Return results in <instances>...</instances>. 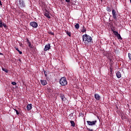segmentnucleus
Masks as SVG:
<instances>
[{"label":"nucleus","instance_id":"nucleus-8","mask_svg":"<svg viewBox=\"0 0 131 131\" xmlns=\"http://www.w3.org/2000/svg\"><path fill=\"white\" fill-rule=\"evenodd\" d=\"M60 97L61 99V101H62V102H64L67 100V98H66L65 96H64V95L62 94H60Z\"/></svg>","mask_w":131,"mask_h":131},{"label":"nucleus","instance_id":"nucleus-40","mask_svg":"<svg viewBox=\"0 0 131 131\" xmlns=\"http://www.w3.org/2000/svg\"><path fill=\"white\" fill-rule=\"evenodd\" d=\"M130 3H131V0L130 1Z\"/></svg>","mask_w":131,"mask_h":131},{"label":"nucleus","instance_id":"nucleus-3","mask_svg":"<svg viewBox=\"0 0 131 131\" xmlns=\"http://www.w3.org/2000/svg\"><path fill=\"white\" fill-rule=\"evenodd\" d=\"M18 6H19L20 8L25 7V3L24 2V0H19Z\"/></svg>","mask_w":131,"mask_h":131},{"label":"nucleus","instance_id":"nucleus-28","mask_svg":"<svg viewBox=\"0 0 131 131\" xmlns=\"http://www.w3.org/2000/svg\"><path fill=\"white\" fill-rule=\"evenodd\" d=\"M11 84L13 85H15L16 84V82H12Z\"/></svg>","mask_w":131,"mask_h":131},{"label":"nucleus","instance_id":"nucleus-33","mask_svg":"<svg viewBox=\"0 0 131 131\" xmlns=\"http://www.w3.org/2000/svg\"><path fill=\"white\" fill-rule=\"evenodd\" d=\"M27 41L28 43H31V42L30 41L29 39H28V38L27 39Z\"/></svg>","mask_w":131,"mask_h":131},{"label":"nucleus","instance_id":"nucleus-1","mask_svg":"<svg viewBox=\"0 0 131 131\" xmlns=\"http://www.w3.org/2000/svg\"><path fill=\"white\" fill-rule=\"evenodd\" d=\"M82 38L85 46H88L90 42H91L92 40H93V38L86 34H84Z\"/></svg>","mask_w":131,"mask_h":131},{"label":"nucleus","instance_id":"nucleus-4","mask_svg":"<svg viewBox=\"0 0 131 131\" xmlns=\"http://www.w3.org/2000/svg\"><path fill=\"white\" fill-rule=\"evenodd\" d=\"M30 25L34 29L37 28L38 27V24L35 21H31V23H30Z\"/></svg>","mask_w":131,"mask_h":131},{"label":"nucleus","instance_id":"nucleus-6","mask_svg":"<svg viewBox=\"0 0 131 131\" xmlns=\"http://www.w3.org/2000/svg\"><path fill=\"white\" fill-rule=\"evenodd\" d=\"M51 49V44L50 43H48V44H46L45 45V47L43 49V51L45 52H46L47 51H49Z\"/></svg>","mask_w":131,"mask_h":131},{"label":"nucleus","instance_id":"nucleus-25","mask_svg":"<svg viewBox=\"0 0 131 131\" xmlns=\"http://www.w3.org/2000/svg\"><path fill=\"white\" fill-rule=\"evenodd\" d=\"M14 111H15L17 115H18L19 114V113L17 110H14Z\"/></svg>","mask_w":131,"mask_h":131},{"label":"nucleus","instance_id":"nucleus-2","mask_svg":"<svg viewBox=\"0 0 131 131\" xmlns=\"http://www.w3.org/2000/svg\"><path fill=\"white\" fill-rule=\"evenodd\" d=\"M59 83L61 86L67 85V81L66 78L65 77L61 78V79H60V80H59Z\"/></svg>","mask_w":131,"mask_h":131},{"label":"nucleus","instance_id":"nucleus-17","mask_svg":"<svg viewBox=\"0 0 131 131\" xmlns=\"http://www.w3.org/2000/svg\"><path fill=\"white\" fill-rule=\"evenodd\" d=\"M86 29H85V27L83 26V29H82L81 32H86Z\"/></svg>","mask_w":131,"mask_h":131},{"label":"nucleus","instance_id":"nucleus-35","mask_svg":"<svg viewBox=\"0 0 131 131\" xmlns=\"http://www.w3.org/2000/svg\"><path fill=\"white\" fill-rule=\"evenodd\" d=\"M88 130L89 131H93V129H89V128H88Z\"/></svg>","mask_w":131,"mask_h":131},{"label":"nucleus","instance_id":"nucleus-14","mask_svg":"<svg viewBox=\"0 0 131 131\" xmlns=\"http://www.w3.org/2000/svg\"><path fill=\"white\" fill-rule=\"evenodd\" d=\"M70 122H71V126H73V127H75V122L73 120H71L70 121Z\"/></svg>","mask_w":131,"mask_h":131},{"label":"nucleus","instance_id":"nucleus-37","mask_svg":"<svg viewBox=\"0 0 131 131\" xmlns=\"http://www.w3.org/2000/svg\"><path fill=\"white\" fill-rule=\"evenodd\" d=\"M108 59L110 60V61H112V59H111V58L110 57H108Z\"/></svg>","mask_w":131,"mask_h":131},{"label":"nucleus","instance_id":"nucleus-5","mask_svg":"<svg viewBox=\"0 0 131 131\" xmlns=\"http://www.w3.org/2000/svg\"><path fill=\"white\" fill-rule=\"evenodd\" d=\"M86 122L89 126H94V125H95L96 123H97V120H95L93 121H87Z\"/></svg>","mask_w":131,"mask_h":131},{"label":"nucleus","instance_id":"nucleus-16","mask_svg":"<svg viewBox=\"0 0 131 131\" xmlns=\"http://www.w3.org/2000/svg\"><path fill=\"white\" fill-rule=\"evenodd\" d=\"M106 10L107 12H111V7L107 6L106 8Z\"/></svg>","mask_w":131,"mask_h":131},{"label":"nucleus","instance_id":"nucleus-36","mask_svg":"<svg viewBox=\"0 0 131 131\" xmlns=\"http://www.w3.org/2000/svg\"><path fill=\"white\" fill-rule=\"evenodd\" d=\"M0 5L1 6H2L3 5H2V1H1V0H0Z\"/></svg>","mask_w":131,"mask_h":131},{"label":"nucleus","instance_id":"nucleus-29","mask_svg":"<svg viewBox=\"0 0 131 131\" xmlns=\"http://www.w3.org/2000/svg\"><path fill=\"white\" fill-rule=\"evenodd\" d=\"M3 23H0V28H3Z\"/></svg>","mask_w":131,"mask_h":131},{"label":"nucleus","instance_id":"nucleus-31","mask_svg":"<svg viewBox=\"0 0 131 131\" xmlns=\"http://www.w3.org/2000/svg\"><path fill=\"white\" fill-rule=\"evenodd\" d=\"M17 52H19V53L20 55H21V54H23L22 51H20L19 50V51H17Z\"/></svg>","mask_w":131,"mask_h":131},{"label":"nucleus","instance_id":"nucleus-22","mask_svg":"<svg viewBox=\"0 0 131 131\" xmlns=\"http://www.w3.org/2000/svg\"><path fill=\"white\" fill-rule=\"evenodd\" d=\"M113 33H114V34H115V35L116 36H117V35L119 34L118 33V32L117 31H113Z\"/></svg>","mask_w":131,"mask_h":131},{"label":"nucleus","instance_id":"nucleus-7","mask_svg":"<svg viewBox=\"0 0 131 131\" xmlns=\"http://www.w3.org/2000/svg\"><path fill=\"white\" fill-rule=\"evenodd\" d=\"M112 12L113 19H115L116 20L117 19V17L116 16L117 14L116 13L115 10L112 9Z\"/></svg>","mask_w":131,"mask_h":131},{"label":"nucleus","instance_id":"nucleus-20","mask_svg":"<svg viewBox=\"0 0 131 131\" xmlns=\"http://www.w3.org/2000/svg\"><path fill=\"white\" fill-rule=\"evenodd\" d=\"M3 27H4L5 29H7L8 28L7 26L5 23H3Z\"/></svg>","mask_w":131,"mask_h":131},{"label":"nucleus","instance_id":"nucleus-11","mask_svg":"<svg viewBox=\"0 0 131 131\" xmlns=\"http://www.w3.org/2000/svg\"><path fill=\"white\" fill-rule=\"evenodd\" d=\"M95 98L97 100H100L101 99V96H100L98 94H95Z\"/></svg>","mask_w":131,"mask_h":131},{"label":"nucleus","instance_id":"nucleus-10","mask_svg":"<svg viewBox=\"0 0 131 131\" xmlns=\"http://www.w3.org/2000/svg\"><path fill=\"white\" fill-rule=\"evenodd\" d=\"M40 82H41V84L43 86L47 84V82L46 80H41Z\"/></svg>","mask_w":131,"mask_h":131},{"label":"nucleus","instance_id":"nucleus-9","mask_svg":"<svg viewBox=\"0 0 131 131\" xmlns=\"http://www.w3.org/2000/svg\"><path fill=\"white\" fill-rule=\"evenodd\" d=\"M44 15L48 18H50V14H49V12L47 10H46V12H44Z\"/></svg>","mask_w":131,"mask_h":131},{"label":"nucleus","instance_id":"nucleus-24","mask_svg":"<svg viewBox=\"0 0 131 131\" xmlns=\"http://www.w3.org/2000/svg\"><path fill=\"white\" fill-rule=\"evenodd\" d=\"M48 34H49V35H53V36L54 35V33L53 32H48Z\"/></svg>","mask_w":131,"mask_h":131},{"label":"nucleus","instance_id":"nucleus-18","mask_svg":"<svg viewBox=\"0 0 131 131\" xmlns=\"http://www.w3.org/2000/svg\"><path fill=\"white\" fill-rule=\"evenodd\" d=\"M2 70L5 72L6 73H9V71L7 69H4V68H2Z\"/></svg>","mask_w":131,"mask_h":131},{"label":"nucleus","instance_id":"nucleus-34","mask_svg":"<svg viewBox=\"0 0 131 131\" xmlns=\"http://www.w3.org/2000/svg\"><path fill=\"white\" fill-rule=\"evenodd\" d=\"M15 49L17 50V51H19V49L18 47H15Z\"/></svg>","mask_w":131,"mask_h":131},{"label":"nucleus","instance_id":"nucleus-13","mask_svg":"<svg viewBox=\"0 0 131 131\" xmlns=\"http://www.w3.org/2000/svg\"><path fill=\"white\" fill-rule=\"evenodd\" d=\"M32 108V104H28L27 107V109L28 111H30Z\"/></svg>","mask_w":131,"mask_h":131},{"label":"nucleus","instance_id":"nucleus-38","mask_svg":"<svg viewBox=\"0 0 131 131\" xmlns=\"http://www.w3.org/2000/svg\"><path fill=\"white\" fill-rule=\"evenodd\" d=\"M0 23H3L2 19H0Z\"/></svg>","mask_w":131,"mask_h":131},{"label":"nucleus","instance_id":"nucleus-27","mask_svg":"<svg viewBox=\"0 0 131 131\" xmlns=\"http://www.w3.org/2000/svg\"><path fill=\"white\" fill-rule=\"evenodd\" d=\"M67 34L69 36H71V34L70 32H67Z\"/></svg>","mask_w":131,"mask_h":131},{"label":"nucleus","instance_id":"nucleus-30","mask_svg":"<svg viewBox=\"0 0 131 131\" xmlns=\"http://www.w3.org/2000/svg\"><path fill=\"white\" fill-rule=\"evenodd\" d=\"M110 69H111V74H112V71H113V70L112 67H111L110 68Z\"/></svg>","mask_w":131,"mask_h":131},{"label":"nucleus","instance_id":"nucleus-19","mask_svg":"<svg viewBox=\"0 0 131 131\" xmlns=\"http://www.w3.org/2000/svg\"><path fill=\"white\" fill-rule=\"evenodd\" d=\"M116 36L117 37V38H118V39H122V37L121 36V35L120 34L116 35Z\"/></svg>","mask_w":131,"mask_h":131},{"label":"nucleus","instance_id":"nucleus-26","mask_svg":"<svg viewBox=\"0 0 131 131\" xmlns=\"http://www.w3.org/2000/svg\"><path fill=\"white\" fill-rule=\"evenodd\" d=\"M128 56L129 59L131 60V54L128 53Z\"/></svg>","mask_w":131,"mask_h":131},{"label":"nucleus","instance_id":"nucleus-21","mask_svg":"<svg viewBox=\"0 0 131 131\" xmlns=\"http://www.w3.org/2000/svg\"><path fill=\"white\" fill-rule=\"evenodd\" d=\"M44 74L46 77H47V75L48 74V72H47L46 71H44Z\"/></svg>","mask_w":131,"mask_h":131},{"label":"nucleus","instance_id":"nucleus-32","mask_svg":"<svg viewBox=\"0 0 131 131\" xmlns=\"http://www.w3.org/2000/svg\"><path fill=\"white\" fill-rule=\"evenodd\" d=\"M66 2L70 3L71 0H65Z\"/></svg>","mask_w":131,"mask_h":131},{"label":"nucleus","instance_id":"nucleus-39","mask_svg":"<svg viewBox=\"0 0 131 131\" xmlns=\"http://www.w3.org/2000/svg\"><path fill=\"white\" fill-rule=\"evenodd\" d=\"M0 55H3V54H2V53H0Z\"/></svg>","mask_w":131,"mask_h":131},{"label":"nucleus","instance_id":"nucleus-23","mask_svg":"<svg viewBox=\"0 0 131 131\" xmlns=\"http://www.w3.org/2000/svg\"><path fill=\"white\" fill-rule=\"evenodd\" d=\"M28 44L29 45V47L30 48H31V49H33V48H34V47H32L31 42L28 43Z\"/></svg>","mask_w":131,"mask_h":131},{"label":"nucleus","instance_id":"nucleus-12","mask_svg":"<svg viewBox=\"0 0 131 131\" xmlns=\"http://www.w3.org/2000/svg\"><path fill=\"white\" fill-rule=\"evenodd\" d=\"M116 76H117V77L118 78H121V76H122L121 72H119V71L117 72L116 73Z\"/></svg>","mask_w":131,"mask_h":131},{"label":"nucleus","instance_id":"nucleus-15","mask_svg":"<svg viewBox=\"0 0 131 131\" xmlns=\"http://www.w3.org/2000/svg\"><path fill=\"white\" fill-rule=\"evenodd\" d=\"M75 27L76 29H79L80 27L79 24H76V25H75Z\"/></svg>","mask_w":131,"mask_h":131}]
</instances>
